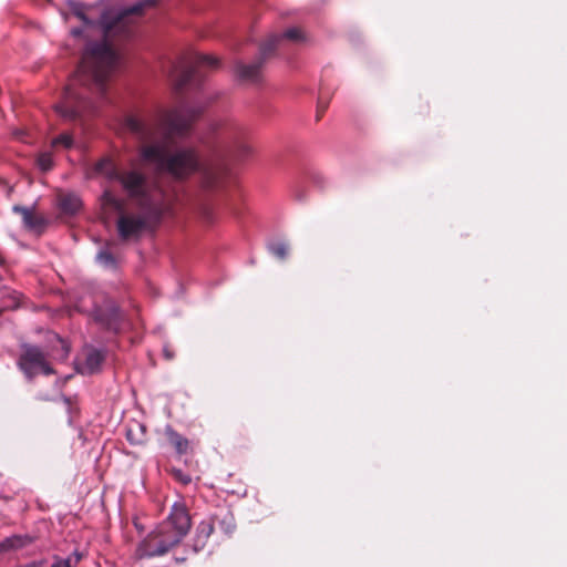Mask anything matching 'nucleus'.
Instances as JSON below:
<instances>
[{
	"label": "nucleus",
	"instance_id": "393cba45",
	"mask_svg": "<svg viewBox=\"0 0 567 567\" xmlns=\"http://www.w3.org/2000/svg\"><path fill=\"white\" fill-rule=\"evenodd\" d=\"M97 260L106 266H114L115 265V258L114 256L107 251V250H102L97 254L96 256Z\"/></svg>",
	"mask_w": 567,
	"mask_h": 567
},
{
	"label": "nucleus",
	"instance_id": "a211bd4d",
	"mask_svg": "<svg viewBox=\"0 0 567 567\" xmlns=\"http://www.w3.org/2000/svg\"><path fill=\"white\" fill-rule=\"evenodd\" d=\"M103 207L115 210L121 214L125 210V202L117 198L110 189H105L101 196Z\"/></svg>",
	"mask_w": 567,
	"mask_h": 567
},
{
	"label": "nucleus",
	"instance_id": "dca6fc26",
	"mask_svg": "<svg viewBox=\"0 0 567 567\" xmlns=\"http://www.w3.org/2000/svg\"><path fill=\"white\" fill-rule=\"evenodd\" d=\"M165 435L168 443L175 449L178 455H184L188 453L190 449V443L185 436L176 432L171 426H167L165 429Z\"/></svg>",
	"mask_w": 567,
	"mask_h": 567
},
{
	"label": "nucleus",
	"instance_id": "0eeeda50",
	"mask_svg": "<svg viewBox=\"0 0 567 567\" xmlns=\"http://www.w3.org/2000/svg\"><path fill=\"white\" fill-rule=\"evenodd\" d=\"M116 182L136 205L171 204L165 198L157 199L150 193L147 177L138 169H122Z\"/></svg>",
	"mask_w": 567,
	"mask_h": 567
},
{
	"label": "nucleus",
	"instance_id": "f03ea898",
	"mask_svg": "<svg viewBox=\"0 0 567 567\" xmlns=\"http://www.w3.org/2000/svg\"><path fill=\"white\" fill-rule=\"evenodd\" d=\"M158 0H142L117 12L105 11L99 19L104 40L87 44L74 75L64 89L61 101L54 106L56 113L66 121L81 120L93 114L94 103L89 93L104 96L109 79L117 62V53L112 42L128 39L134 31L135 18L154 8Z\"/></svg>",
	"mask_w": 567,
	"mask_h": 567
},
{
	"label": "nucleus",
	"instance_id": "f8f14e48",
	"mask_svg": "<svg viewBox=\"0 0 567 567\" xmlns=\"http://www.w3.org/2000/svg\"><path fill=\"white\" fill-rule=\"evenodd\" d=\"M214 524L227 536L236 529V520L233 512L226 507L219 508L212 516Z\"/></svg>",
	"mask_w": 567,
	"mask_h": 567
},
{
	"label": "nucleus",
	"instance_id": "bb28decb",
	"mask_svg": "<svg viewBox=\"0 0 567 567\" xmlns=\"http://www.w3.org/2000/svg\"><path fill=\"white\" fill-rule=\"evenodd\" d=\"M172 475L173 477L178 481L179 483H182L183 485H187L192 482V477L188 475V474H185L182 470L179 468H173L172 470Z\"/></svg>",
	"mask_w": 567,
	"mask_h": 567
},
{
	"label": "nucleus",
	"instance_id": "473e14b6",
	"mask_svg": "<svg viewBox=\"0 0 567 567\" xmlns=\"http://www.w3.org/2000/svg\"><path fill=\"white\" fill-rule=\"evenodd\" d=\"M164 353H165V357L167 359H172L173 358V353H171L167 349L164 350Z\"/></svg>",
	"mask_w": 567,
	"mask_h": 567
},
{
	"label": "nucleus",
	"instance_id": "ddd939ff",
	"mask_svg": "<svg viewBox=\"0 0 567 567\" xmlns=\"http://www.w3.org/2000/svg\"><path fill=\"white\" fill-rule=\"evenodd\" d=\"M214 528H215V524H214V520L212 519V517H209L208 519L202 520L198 524V526L196 528L195 539H194L195 550H200L206 546L208 538L212 536V534L214 532Z\"/></svg>",
	"mask_w": 567,
	"mask_h": 567
},
{
	"label": "nucleus",
	"instance_id": "cd10ccee",
	"mask_svg": "<svg viewBox=\"0 0 567 567\" xmlns=\"http://www.w3.org/2000/svg\"><path fill=\"white\" fill-rule=\"evenodd\" d=\"M38 163L42 171H49L52 167V158L48 154L41 155Z\"/></svg>",
	"mask_w": 567,
	"mask_h": 567
},
{
	"label": "nucleus",
	"instance_id": "4468645a",
	"mask_svg": "<svg viewBox=\"0 0 567 567\" xmlns=\"http://www.w3.org/2000/svg\"><path fill=\"white\" fill-rule=\"evenodd\" d=\"M34 538L30 535H13L0 542V555L10 550L21 549L32 544Z\"/></svg>",
	"mask_w": 567,
	"mask_h": 567
},
{
	"label": "nucleus",
	"instance_id": "4be33fe9",
	"mask_svg": "<svg viewBox=\"0 0 567 567\" xmlns=\"http://www.w3.org/2000/svg\"><path fill=\"white\" fill-rule=\"evenodd\" d=\"M82 558L83 555L79 550H74L66 558H61L55 555L53 556V564L51 565V567H78Z\"/></svg>",
	"mask_w": 567,
	"mask_h": 567
},
{
	"label": "nucleus",
	"instance_id": "7c9ffc66",
	"mask_svg": "<svg viewBox=\"0 0 567 567\" xmlns=\"http://www.w3.org/2000/svg\"><path fill=\"white\" fill-rule=\"evenodd\" d=\"M126 437H127V440H128L131 443H133V444L138 443V441H135V440H134V435H132V430H128V431H127Z\"/></svg>",
	"mask_w": 567,
	"mask_h": 567
},
{
	"label": "nucleus",
	"instance_id": "1a4fd4ad",
	"mask_svg": "<svg viewBox=\"0 0 567 567\" xmlns=\"http://www.w3.org/2000/svg\"><path fill=\"white\" fill-rule=\"evenodd\" d=\"M270 42H262L259 48V54L251 63L236 62L235 72L241 82L259 84L262 81V68L272 56Z\"/></svg>",
	"mask_w": 567,
	"mask_h": 567
},
{
	"label": "nucleus",
	"instance_id": "2f4dec72",
	"mask_svg": "<svg viewBox=\"0 0 567 567\" xmlns=\"http://www.w3.org/2000/svg\"><path fill=\"white\" fill-rule=\"evenodd\" d=\"M71 33H72V35H74V37H81V35H82V33H83V31H82V29H80V28H75V29H72Z\"/></svg>",
	"mask_w": 567,
	"mask_h": 567
},
{
	"label": "nucleus",
	"instance_id": "39448f33",
	"mask_svg": "<svg viewBox=\"0 0 567 567\" xmlns=\"http://www.w3.org/2000/svg\"><path fill=\"white\" fill-rule=\"evenodd\" d=\"M220 61L218 58L210 54H203L192 52L183 55L176 63H174L169 71V76L174 82L175 89L182 91L187 85L199 84L206 71H214L219 69Z\"/></svg>",
	"mask_w": 567,
	"mask_h": 567
},
{
	"label": "nucleus",
	"instance_id": "2eb2a0df",
	"mask_svg": "<svg viewBox=\"0 0 567 567\" xmlns=\"http://www.w3.org/2000/svg\"><path fill=\"white\" fill-rule=\"evenodd\" d=\"M121 171L122 169H120L116 164L107 157L100 159L93 167L94 174L101 175L109 181H117Z\"/></svg>",
	"mask_w": 567,
	"mask_h": 567
},
{
	"label": "nucleus",
	"instance_id": "6e6552de",
	"mask_svg": "<svg viewBox=\"0 0 567 567\" xmlns=\"http://www.w3.org/2000/svg\"><path fill=\"white\" fill-rule=\"evenodd\" d=\"M18 367L29 380H32L40 372L45 375L54 373L43 351L39 347L31 344L22 346V352L18 359Z\"/></svg>",
	"mask_w": 567,
	"mask_h": 567
},
{
	"label": "nucleus",
	"instance_id": "aec40b11",
	"mask_svg": "<svg viewBox=\"0 0 567 567\" xmlns=\"http://www.w3.org/2000/svg\"><path fill=\"white\" fill-rule=\"evenodd\" d=\"M66 4L72 14L80 19L85 25L91 27L94 24V21L86 13L89 8L85 4L75 0H68Z\"/></svg>",
	"mask_w": 567,
	"mask_h": 567
},
{
	"label": "nucleus",
	"instance_id": "c85d7f7f",
	"mask_svg": "<svg viewBox=\"0 0 567 567\" xmlns=\"http://www.w3.org/2000/svg\"><path fill=\"white\" fill-rule=\"evenodd\" d=\"M328 104L327 103H323L321 100H319V104H318V113H317V121H319L322 116V113L324 112V110L327 109Z\"/></svg>",
	"mask_w": 567,
	"mask_h": 567
},
{
	"label": "nucleus",
	"instance_id": "9b49d317",
	"mask_svg": "<svg viewBox=\"0 0 567 567\" xmlns=\"http://www.w3.org/2000/svg\"><path fill=\"white\" fill-rule=\"evenodd\" d=\"M272 40H274V42H272L270 48H271V53L274 55L276 50L281 45V43L285 40H288V41H291V42H295V43H300V42L306 41V35H305L303 31L300 28L293 27V28H290V29L286 30L281 34H272V35H270L264 42H270Z\"/></svg>",
	"mask_w": 567,
	"mask_h": 567
},
{
	"label": "nucleus",
	"instance_id": "6ab92c4d",
	"mask_svg": "<svg viewBox=\"0 0 567 567\" xmlns=\"http://www.w3.org/2000/svg\"><path fill=\"white\" fill-rule=\"evenodd\" d=\"M103 207L115 210L121 214L125 210V202L117 198L110 189H105L101 196Z\"/></svg>",
	"mask_w": 567,
	"mask_h": 567
},
{
	"label": "nucleus",
	"instance_id": "7ed1b4c3",
	"mask_svg": "<svg viewBox=\"0 0 567 567\" xmlns=\"http://www.w3.org/2000/svg\"><path fill=\"white\" fill-rule=\"evenodd\" d=\"M192 519L183 503H175L165 520L159 523L137 546L140 558L164 556L188 534Z\"/></svg>",
	"mask_w": 567,
	"mask_h": 567
},
{
	"label": "nucleus",
	"instance_id": "423d86ee",
	"mask_svg": "<svg viewBox=\"0 0 567 567\" xmlns=\"http://www.w3.org/2000/svg\"><path fill=\"white\" fill-rule=\"evenodd\" d=\"M138 214H130L125 210L118 216L116 228L122 240L138 238L144 230L155 228L163 216L172 209L171 204L136 205Z\"/></svg>",
	"mask_w": 567,
	"mask_h": 567
},
{
	"label": "nucleus",
	"instance_id": "b1692460",
	"mask_svg": "<svg viewBox=\"0 0 567 567\" xmlns=\"http://www.w3.org/2000/svg\"><path fill=\"white\" fill-rule=\"evenodd\" d=\"M94 320L99 323H101L102 326L104 327H110L111 326V322H112V316L111 313H105L103 310L101 309H96L94 311Z\"/></svg>",
	"mask_w": 567,
	"mask_h": 567
},
{
	"label": "nucleus",
	"instance_id": "a878e982",
	"mask_svg": "<svg viewBox=\"0 0 567 567\" xmlns=\"http://www.w3.org/2000/svg\"><path fill=\"white\" fill-rule=\"evenodd\" d=\"M73 144V138L70 134L63 133L53 141V145H63L65 148H70Z\"/></svg>",
	"mask_w": 567,
	"mask_h": 567
},
{
	"label": "nucleus",
	"instance_id": "f3484780",
	"mask_svg": "<svg viewBox=\"0 0 567 567\" xmlns=\"http://www.w3.org/2000/svg\"><path fill=\"white\" fill-rule=\"evenodd\" d=\"M104 353L97 349H90L85 354V361L83 365V372L86 374H93L97 372L104 362Z\"/></svg>",
	"mask_w": 567,
	"mask_h": 567
},
{
	"label": "nucleus",
	"instance_id": "20e7f679",
	"mask_svg": "<svg viewBox=\"0 0 567 567\" xmlns=\"http://www.w3.org/2000/svg\"><path fill=\"white\" fill-rule=\"evenodd\" d=\"M208 148L243 161L252 154V147L246 141V132L238 124L219 122L210 126L209 134L203 140Z\"/></svg>",
	"mask_w": 567,
	"mask_h": 567
},
{
	"label": "nucleus",
	"instance_id": "c756f323",
	"mask_svg": "<svg viewBox=\"0 0 567 567\" xmlns=\"http://www.w3.org/2000/svg\"><path fill=\"white\" fill-rule=\"evenodd\" d=\"M43 564H44L43 560H41V561H32V563L25 564V565L20 566V567H41Z\"/></svg>",
	"mask_w": 567,
	"mask_h": 567
},
{
	"label": "nucleus",
	"instance_id": "f257e3e1",
	"mask_svg": "<svg viewBox=\"0 0 567 567\" xmlns=\"http://www.w3.org/2000/svg\"><path fill=\"white\" fill-rule=\"evenodd\" d=\"M207 105H183L157 114H130L124 117L123 126L140 142L138 153L143 162L178 179L200 172L202 186L209 190L218 187L227 174L226 165L220 159L202 162L195 148L169 153L174 140L189 133L192 124Z\"/></svg>",
	"mask_w": 567,
	"mask_h": 567
},
{
	"label": "nucleus",
	"instance_id": "5701e85b",
	"mask_svg": "<svg viewBox=\"0 0 567 567\" xmlns=\"http://www.w3.org/2000/svg\"><path fill=\"white\" fill-rule=\"evenodd\" d=\"M270 252L279 259H285L288 255V246L285 243L278 241L269 246Z\"/></svg>",
	"mask_w": 567,
	"mask_h": 567
},
{
	"label": "nucleus",
	"instance_id": "9d476101",
	"mask_svg": "<svg viewBox=\"0 0 567 567\" xmlns=\"http://www.w3.org/2000/svg\"><path fill=\"white\" fill-rule=\"evenodd\" d=\"M12 210L22 217L23 226L28 230L41 231L47 225L45 218L35 214L34 208L14 205Z\"/></svg>",
	"mask_w": 567,
	"mask_h": 567
},
{
	"label": "nucleus",
	"instance_id": "412c9836",
	"mask_svg": "<svg viewBox=\"0 0 567 567\" xmlns=\"http://www.w3.org/2000/svg\"><path fill=\"white\" fill-rule=\"evenodd\" d=\"M81 199L74 194H65L60 197V207L64 213L74 214L81 208Z\"/></svg>",
	"mask_w": 567,
	"mask_h": 567
}]
</instances>
